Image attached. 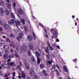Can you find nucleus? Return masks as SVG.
<instances>
[{"mask_svg":"<svg viewBox=\"0 0 79 79\" xmlns=\"http://www.w3.org/2000/svg\"><path fill=\"white\" fill-rule=\"evenodd\" d=\"M10 37H12V38H15V35H13V34H11L10 35Z\"/></svg>","mask_w":79,"mask_h":79,"instance_id":"nucleus-31","label":"nucleus"},{"mask_svg":"<svg viewBox=\"0 0 79 79\" xmlns=\"http://www.w3.org/2000/svg\"><path fill=\"white\" fill-rule=\"evenodd\" d=\"M53 68H54V69H55L56 66L55 65H53L52 66Z\"/></svg>","mask_w":79,"mask_h":79,"instance_id":"nucleus-54","label":"nucleus"},{"mask_svg":"<svg viewBox=\"0 0 79 79\" xmlns=\"http://www.w3.org/2000/svg\"><path fill=\"white\" fill-rule=\"evenodd\" d=\"M52 60H51V62L49 61H48L47 62V63L48 64H52Z\"/></svg>","mask_w":79,"mask_h":79,"instance_id":"nucleus-27","label":"nucleus"},{"mask_svg":"<svg viewBox=\"0 0 79 79\" xmlns=\"http://www.w3.org/2000/svg\"><path fill=\"white\" fill-rule=\"evenodd\" d=\"M0 31H3V29L1 27H0Z\"/></svg>","mask_w":79,"mask_h":79,"instance_id":"nucleus-62","label":"nucleus"},{"mask_svg":"<svg viewBox=\"0 0 79 79\" xmlns=\"http://www.w3.org/2000/svg\"><path fill=\"white\" fill-rule=\"evenodd\" d=\"M57 48H58V49H60V48L59 45H57Z\"/></svg>","mask_w":79,"mask_h":79,"instance_id":"nucleus-44","label":"nucleus"},{"mask_svg":"<svg viewBox=\"0 0 79 79\" xmlns=\"http://www.w3.org/2000/svg\"><path fill=\"white\" fill-rule=\"evenodd\" d=\"M5 44L4 41L2 40H0V44Z\"/></svg>","mask_w":79,"mask_h":79,"instance_id":"nucleus-24","label":"nucleus"},{"mask_svg":"<svg viewBox=\"0 0 79 79\" xmlns=\"http://www.w3.org/2000/svg\"><path fill=\"white\" fill-rule=\"evenodd\" d=\"M0 75L1 76H3V75L2 74V73H1V72H0Z\"/></svg>","mask_w":79,"mask_h":79,"instance_id":"nucleus-61","label":"nucleus"},{"mask_svg":"<svg viewBox=\"0 0 79 79\" xmlns=\"http://www.w3.org/2000/svg\"><path fill=\"white\" fill-rule=\"evenodd\" d=\"M23 61L24 64H25V66L27 69H29V65H28V64H27V60H26V59H23Z\"/></svg>","mask_w":79,"mask_h":79,"instance_id":"nucleus-3","label":"nucleus"},{"mask_svg":"<svg viewBox=\"0 0 79 79\" xmlns=\"http://www.w3.org/2000/svg\"><path fill=\"white\" fill-rule=\"evenodd\" d=\"M4 27L5 29H7L9 27V25L6 23H4Z\"/></svg>","mask_w":79,"mask_h":79,"instance_id":"nucleus-12","label":"nucleus"},{"mask_svg":"<svg viewBox=\"0 0 79 79\" xmlns=\"http://www.w3.org/2000/svg\"><path fill=\"white\" fill-rule=\"evenodd\" d=\"M5 12L7 14H8V13H9V11L7 10H6L5 11Z\"/></svg>","mask_w":79,"mask_h":79,"instance_id":"nucleus-38","label":"nucleus"},{"mask_svg":"<svg viewBox=\"0 0 79 79\" xmlns=\"http://www.w3.org/2000/svg\"><path fill=\"white\" fill-rule=\"evenodd\" d=\"M29 74L31 76H32L34 74H35V72L32 70H31Z\"/></svg>","mask_w":79,"mask_h":79,"instance_id":"nucleus-7","label":"nucleus"},{"mask_svg":"<svg viewBox=\"0 0 79 79\" xmlns=\"http://www.w3.org/2000/svg\"><path fill=\"white\" fill-rule=\"evenodd\" d=\"M15 22L13 19L11 20L10 22V21H8L9 24H14V23H15Z\"/></svg>","mask_w":79,"mask_h":79,"instance_id":"nucleus-15","label":"nucleus"},{"mask_svg":"<svg viewBox=\"0 0 79 79\" xmlns=\"http://www.w3.org/2000/svg\"><path fill=\"white\" fill-rule=\"evenodd\" d=\"M10 61H11V59H9L7 60V62H10Z\"/></svg>","mask_w":79,"mask_h":79,"instance_id":"nucleus-53","label":"nucleus"},{"mask_svg":"<svg viewBox=\"0 0 79 79\" xmlns=\"http://www.w3.org/2000/svg\"><path fill=\"white\" fill-rule=\"evenodd\" d=\"M51 33H52L53 34V35L55 36V37H56L57 36V30H53L52 29H51Z\"/></svg>","mask_w":79,"mask_h":79,"instance_id":"nucleus-2","label":"nucleus"},{"mask_svg":"<svg viewBox=\"0 0 79 79\" xmlns=\"http://www.w3.org/2000/svg\"><path fill=\"white\" fill-rule=\"evenodd\" d=\"M31 59L33 63H35V59L34 57L33 56H32L31 58Z\"/></svg>","mask_w":79,"mask_h":79,"instance_id":"nucleus-14","label":"nucleus"},{"mask_svg":"<svg viewBox=\"0 0 79 79\" xmlns=\"http://www.w3.org/2000/svg\"><path fill=\"white\" fill-rule=\"evenodd\" d=\"M44 35L46 37H47V38H48V35Z\"/></svg>","mask_w":79,"mask_h":79,"instance_id":"nucleus-57","label":"nucleus"},{"mask_svg":"<svg viewBox=\"0 0 79 79\" xmlns=\"http://www.w3.org/2000/svg\"><path fill=\"white\" fill-rule=\"evenodd\" d=\"M4 13V10L2 8H0V14H3Z\"/></svg>","mask_w":79,"mask_h":79,"instance_id":"nucleus-16","label":"nucleus"},{"mask_svg":"<svg viewBox=\"0 0 79 79\" xmlns=\"http://www.w3.org/2000/svg\"><path fill=\"white\" fill-rule=\"evenodd\" d=\"M3 56V55L1 53V52L0 51V56Z\"/></svg>","mask_w":79,"mask_h":79,"instance_id":"nucleus-52","label":"nucleus"},{"mask_svg":"<svg viewBox=\"0 0 79 79\" xmlns=\"http://www.w3.org/2000/svg\"><path fill=\"white\" fill-rule=\"evenodd\" d=\"M11 44H12V45H11V44H10V47H13L14 48H15V44H14V43L12 42L11 43Z\"/></svg>","mask_w":79,"mask_h":79,"instance_id":"nucleus-19","label":"nucleus"},{"mask_svg":"<svg viewBox=\"0 0 79 79\" xmlns=\"http://www.w3.org/2000/svg\"><path fill=\"white\" fill-rule=\"evenodd\" d=\"M14 55H10L9 56V58H14Z\"/></svg>","mask_w":79,"mask_h":79,"instance_id":"nucleus-33","label":"nucleus"},{"mask_svg":"<svg viewBox=\"0 0 79 79\" xmlns=\"http://www.w3.org/2000/svg\"><path fill=\"white\" fill-rule=\"evenodd\" d=\"M28 46L30 48V49H31V50L34 49V44H30Z\"/></svg>","mask_w":79,"mask_h":79,"instance_id":"nucleus-9","label":"nucleus"},{"mask_svg":"<svg viewBox=\"0 0 79 79\" xmlns=\"http://www.w3.org/2000/svg\"><path fill=\"white\" fill-rule=\"evenodd\" d=\"M60 40H59L58 39H57L56 40V42H59Z\"/></svg>","mask_w":79,"mask_h":79,"instance_id":"nucleus-56","label":"nucleus"},{"mask_svg":"<svg viewBox=\"0 0 79 79\" xmlns=\"http://www.w3.org/2000/svg\"><path fill=\"white\" fill-rule=\"evenodd\" d=\"M56 66L57 68H58V69L60 68V67H59V66L57 64H56Z\"/></svg>","mask_w":79,"mask_h":79,"instance_id":"nucleus-55","label":"nucleus"},{"mask_svg":"<svg viewBox=\"0 0 79 79\" xmlns=\"http://www.w3.org/2000/svg\"><path fill=\"white\" fill-rule=\"evenodd\" d=\"M11 16L12 18L15 19V15H14V14L13 13H11Z\"/></svg>","mask_w":79,"mask_h":79,"instance_id":"nucleus-32","label":"nucleus"},{"mask_svg":"<svg viewBox=\"0 0 79 79\" xmlns=\"http://www.w3.org/2000/svg\"><path fill=\"white\" fill-rule=\"evenodd\" d=\"M5 53H9V51H8V50H5Z\"/></svg>","mask_w":79,"mask_h":79,"instance_id":"nucleus-43","label":"nucleus"},{"mask_svg":"<svg viewBox=\"0 0 79 79\" xmlns=\"http://www.w3.org/2000/svg\"><path fill=\"white\" fill-rule=\"evenodd\" d=\"M63 69L64 70V71L65 72H66V73H68L69 71H68V69H67V67H66V66H64L63 67Z\"/></svg>","mask_w":79,"mask_h":79,"instance_id":"nucleus-11","label":"nucleus"},{"mask_svg":"<svg viewBox=\"0 0 79 79\" xmlns=\"http://www.w3.org/2000/svg\"><path fill=\"white\" fill-rule=\"evenodd\" d=\"M33 79H38V77L36 75H34L33 77Z\"/></svg>","mask_w":79,"mask_h":79,"instance_id":"nucleus-28","label":"nucleus"},{"mask_svg":"<svg viewBox=\"0 0 79 79\" xmlns=\"http://www.w3.org/2000/svg\"><path fill=\"white\" fill-rule=\"evenodd\" d=\"M15 23H16V25L17 27H18V26H19L20 25H21V23L20 21H15Z\"/></svg>","mask_w":79,"mask_h":79,"instance_id":"nucleus-8","label":"nucleus"},{"mask_svg":"<svg viewBox=\"0 0 79 79\" xmlns=\"http://www.w3.org/2000/svg\"><path fill=\"white\" fill-rule=\"evenodd\" d=\"M3 48L4 49H8V48H9L8 46H7V45H5L3 47Z\"/></svg>","mask_w":79,"mask_h":79,"instance_id":"nucleus-29","label":"nucleus"},{"mask_svg":"<svg viewBox=\"0 0 79 79\" xmlns=\"http://www.w3.org/2000/svg\"><path fill=\"white\" fill-rule=\"evenodd\" d=\"M40 26H41V27H43V28L44 27V26H43V25H42V23H40Z\"/></svg>","mask_w":79,"mask_h":79,"instance_id":"nucleus-42","label":"nucleus"},{"mask_svg":"<svg viewBox=\"0 0 79 79\" xmlns=\"http://www.w3.org/2000/svg\"><path fill=\"white\" fill-rule=\"evenodd\" d=\"M15 56H16V57H19V56L18 55V54H17V53H16V54H15Z\"/></svg>","mask_w":79,"mask_h":79,"instance_id":"nucleus-39","label":"nucleus"},{"mask_svg":"<svg viewBox=\"0 0 79 79\" xmlns=\"http://www.w3.org/2000/svg\"><path fill=\"white\" fill-rule=\"evenodd\" d=\"M5 77H8V74H6L5 75Z\"/></svg>","mask_w":79,"mask_h":79,"instance_id":"nucleus-51","label":"nucleus"},{"mask_svg":"<svg viewBox=\"0 0 79 79\" xmlns=\"http://www.w3.org/2000/svg\"><path fill=\"white\" fill-rule=\"evenodd\" d=\"M3 38H4V39H6V36H5L4 35L3 36Z\"/></svg>","mask_w":79,"mask_h":79,"instance_id":"nucleus-60","label":"nucleus"},{"mask_svg":"<svg viewBox=\"0 0 79 79\" xmlns=\"http://www.w3.org/2000/svg\"><path fill=\"white\" fill-rule=\"evenodd\" d=\"M40 67L41 68H44V65L42 64H40Z\"/></svg>","mask_w":79,"mask_h":79,"instance_id":"nucleus-35","label":"nucleus"},{"mask_svg":"<svg viewBox=\"0 0 79 79\" xmlns=\"http://www.w3.org/2000/svg\"><path fill=\"white\" fill-rule=\"evenodd\" d=\"M3 5V1H0V5Z\"/></svg>","mask_w":79,"mask_h":79,"instance_id":"nucleus-34","label":"nucleus"},{"mask_svg":"<svg viewBox=\"0 0 79 79\" xmlns=\"http://www.w3.org/2000/svg\"><path fill=\"white\" fill-rule=\"evenodd\" d=\"M7 68L8 69H10V68H11V66H10V65H8L7 66Z\"/></svg>","mask_w":79,"mask_h":79,"instance_id":"nucleus-49","label":"nucleus"},{"mask_svg":"<svg viewBox=\"0 0 79 79\" xmlns=\"http://www.w3.org/2000/svg\"><path fill=\"white\" fill-rule=\"evenodd\" d=\"M35 53L36 55V56L37 57V63L38 64H40V59L39 57H40V54L38 52H35Z\"/></svg>","mask_w":79,"mask_h":79,"instance_id":"nucleus-1","label":"nucleus"},{"mask_svg":"<svg viewBox=\"0 0 79 79\" xmlns=\"http://www.w3.org/2000/svg\"><path fill=\"white\" fill-rule=\"evenodd\" d=\"M15 6H16V3H15L14 2V4H13V8L14 9V10H15V12H16V9L15 8Z\"/></svg>","mask_w":79,"mask_h":79,"instance_id":"nucleus-26","label":"nucleus"},{"mask_svg":"<svg viewBox=\"0 0 79 79\" xmlns=\"http://www.w3.org/2000/svg\"><path fill=\"white\" fill-rule=\"evenodd\" d=\"M33 33V37L35 40H36V39H37V37L35 36V34L33 32H32Z\"/></svg>","mask_w":79,"mask_h":79,"instance_id":"nucleus-20","label":"nucleus"},{"mask_svg":"<svg viewBox=\"0 0 79 79\" xmlns=\"http://www.w3.org/2000/svg\"><path fill=\"white\" fill-rule=\"evenodd\" d=\"M17 11H18V12L19 13V14L20 15H23V14H24V12L21 9H17Z\"/></svg>","mask_w":79,"mask_h":79,"instance_id":"nucleus-6","label":"nucleus"},{"mask_svg":"<svg viewBox=\"0 0 79 79\" xmlns=\"http://www.w3.org/2000/svg\"><path fill=\"white\" fill-rule=\"evenodd\" d=\"M25 30V31H28V29H27V28H26V27H25L24 28Z\"/></svg>","mask_w":79,"mask_h":79,"instance_id":"nucleus-41","label":"nucleus"},{"mask_svg":"<svg viewBox=\"0 0 79 79\" xmlns=\"http://www.w3.org/2000/svg\"><path fill=\"white\" fill-rule=\"evenodd\" d=\"M47 44L48 45V46L49 47L50 49L51 50H53V48L50 45V43H49V42H47Z\"/></svg>","mask_w":79,"mask_h":79,"instance_id":"nucleus-13","label":"nucleus"},{"mask_svg":"<svg viewBox=\"0 0 79 79\" xmlns=\"http://www.w3.org/2000/svg\"><path fill=\"white\" fill-rule=\"evenodd\" d=\"M10 52H13V50L12 49H10Z\"/></svg>","mask_w":79,"mask_h":79,"instance_id":"nucleus-63","label":"nucleus"},{"mask_svg":"<svg viewBox=\"0 0 79 79\" xmlns=\"http://www.w3.org/2000/svg\"><path fill=\"white\" fill-rule=\"evenodd\" d=\"M23 33H19V36L17 38V39L19 41V42L20 41V40L21 39V38L23 37Z\"/></svg>","mask_w":79,"mask_h":79,"instance_id":"nucleus-5","label":"nucleus"},{"mask_svg":"<svg viewBox=\"0 0 79 79\" xmlns=\"http://www.w3.org/2000/svg\"><path fill=\"white\" fill-rule=\"evenodd\" d=\"M9 57V56L8 54H6L4 55L3 56V58L5 60H6V59H8V57Z\"/></svg>","mask_w":79,"mask_h":79,"instance_id":"nucleus-10","label":"nucleus"},{"mask_svg":"<svg viewBox=\"0 0 79 79\" xmlns=\"http://www.w3.org/2000/svg\"><path fill=\"white\" fill-rule=\"evenodd\" d=\"M47 50L45 49V52H46V53H47L49 54V52H48V51H49V49H48V47H47Z\"/></svg>","mask_w":79,"mask_h":79,"instance_id":"nucleus-21","label":"nucleus"},{"mask_svg":"<svg viewBox=\"0 0 79 79\" xmlns=\"http://www.w3.org/2000/svg\"><path fill=\"white\" fill-rule=\"evenodd\" d=\"M20 21L21 22L23 23V24H25V20H24L22 19H20Z\"/></svg>","mask_w":79,"mask_h":79,"instance_id":"nucleus-25","label":"nucleus"},{"mask_svg":"<svg viewBox=\"0 0 79 79\" xmlns=\"http://www.w3.org/2000/svg\"><path fill=\"white\" fill-rule=\"evenodd\" d=\"M55 71H56V72H58V70H57V69H55Z\"/></svg>","mask_w":79,"mask_h":79,"instance_id":"nucleus-64","label":"nucleus"},{"mask_svg":"<svg viewBox=\"0 0 79 79\" xmlns=\"http://www.w3.org/2000/svg\"><path fill=\"white\" fill-rule=\"evenodd\" d=\"M14 63H15L11 62L10 64V66H13L14 64Z\"/></svg>","mask_w":79,"mask_h":79,"instance_id":"nucleus-37","label":"nucleus"},{"mask_svg":"<svg viewBox=\"0 0 79 79\" xmlns=\"http://www.w3.org/2000/svg\"><path fill=\"white\" fill-rule=\"evenodd\" d=\"M22 77L23 78H25L26 77V76L25 75V74H24V71H22Z\"/></svg>","mask_w":79,"mask_h":79,"instance_id":"nucleus-17","label":"nucleus"},{"mask_svg":"<svg viewBox=\"0 0 79 79\" xmlns=\"http://www.w3.org/2000/svg\"><path fill=\"white\" fill-rule=\"evenodd\" d=\"M0 23L1 24V26H3V23H2V21H1V20H0Z\"/></svg>","mask_w":79,"mask_h":79,"instance_id":"nucleus-46","label":"nucleus"},{"mask_svg":"<svg viewBox=\"0 0 79 79\" xmlns=\"http://www.w3.org/2000/svg\"><path fill=\"white\" fill-rule=\"evenodd\" d=\"M24 44H23V47H21L20 48L22 52H25L26 51V49H27V47L24 46Z\"/></svg>","mask_w":79,"mask_h":79,"instance_id":"nucleus-4","label":"nucleus"},{"mask_svg":"<svg viewBox=\"0 0 79 79\" xmlns=\"http://www.w3.org/2000/svg\"><path fill=\"white\" fill-rule=\"evenodd\" d=\"M57 74L58 75V76H59L60 75V74H59V72H57Z\"/></svg>","mask_w":79,"mask_h":79,"instance_id":"nucleus-59","label":"nucleus"},{"mask_svg":"<svg viewBox=\"0 0 79 79\" xmlns=\"http://www.w3.org/2000/svg\"><path fill=\"white\" fill-rule=\"evenodd\" d=\"M53 45L54 47H56V44H53Z\"/></svg>","mask_w":79,"mask_h":79,"instance_id":"nucleus-58","label":"nucleus"},{"mask_svg":"<svg viewBox=\"0 0 79 79\" xmlns=\"http://www.w3.org/2000/svg\"><path fill=\"white\" fill-rule=\"evenodd\" d=\"M46 56L48 60L50 59V56H48V55H46Z\"/></svg>","mask_w":79,"mask_h":79,"instance_id":"nucleus-40","label":"nucleus"},{"mask_svg":"<svg viewBox=\"0 0 79 79\" xmlns=\"http://www.w3.org/2000/svg\"><path fill=\"white\" fill-rule=\"evenodd\" d=\"M28 53L29 55H31V52L30 50H28Z\"/></svg>","mask_w":79,"mask_h":79,"instance_id":"nucleus-36","label":"nucleus"},{"mask_svg":"<svg viewBox=\"0 0 79 79\" xmlns=\"http://www.w3.org/2000/svg\"><path fill=\"white\" fill-rule=\"evenodd\" d=\"M17 68H18V69H19L20 71H21V66H20L19 65H17Z\"/></svg>","mask_w":79,"mask_h":79,"instance_id":"nucleus-22","label":"nucleus"},{"mask_svg":"<svg viewBox=\"0 0 79 79\" xmlns=\"http://www.w3.org/2000/svg\"><path fill=\"white\" fill-rule=\"evenodd\" d=\"M16 73H15V72H14L13 74V76H15V74Z\"/></svg>","mask_w":79,"mask_h":79,"instance_id":"nucleus-47","label":"nucleus"},{"mask_svg":"<svg viewBox=\"0 0 79 79\" xmlns=\"http://www.w3.org/2000/svg\"><path fill=\"white\" fill-rule=\"evenodd\" d=\"M73 61H74V63H76V62L77 61V60H73Z\"/></svg>","mask_w":79,"mask_h":79,"instance_id":"nucleus-48","label":"nucleus"},{"mask_svg":"<svg viewBox=\"0 0 79 79\" xmlns=\"http://www.w3.org/2000/svg\"><path fill=\"white\" fill-rule=\"evenodd\" d=\"M32 36H28V39L29 40H32Z\"/></svg>","mask_w":79,"mask_h":79,"instance_id":"nucleus-23","label":"nucleus"},{"mask_svg":"<svg viewBox=\"0 0 79 79\" xmlns=\"http://www.w3.org/2000/svg\"><path fill=\"white\" fill-rule=\"evenodd\" d=\"M7 7L8 8H11V4H8L7 5Z\"/></svg>","mask_w":79,"mask_h":79,"instance_id":"nucleus-30","label":"nucleus"},{"mask_svg":"<svg viewBox=\"0 0 79 79\" xmlns=\"http://www.w3.org/2000/svg\"><path fill=\"white\" fill-rule=\"evenodd\" d=\"M6 41L7 42H10V40H9V39H7Z\"/></svg>","mask_w":79,"mask_h":79,"instance_id":"nucleus-45","label":"nucleus"},{"mask_svg":"<svg viewBox=\"0 0 79 79\" xmlns=\"http://www.w3.org/2000/svg\"><path fill=\"white\" fill-rule=\"evenodd\" d=\"M43 74H44V76H48V74L46 73V70H43Z\"/></svg>","mask_w":79,"mask_h":79,"instance_id":"nucleus-18","label":"nucleus"},{"mask_svg":"<svg viewBox=\"0 0 79 79\" xmlns=\"http://www.w3.org/2000/svg\"><path fill=\"white\" fill-rule=\"evenodd\" d=\"M44 30L45 31V32L46 34H47V30H46V29L45 28L44 29Z\"/></svg>","mask_w":79,"mask_h":79,"instance_id":"nucleus-50","label":"nucleus"}]
</instances>
